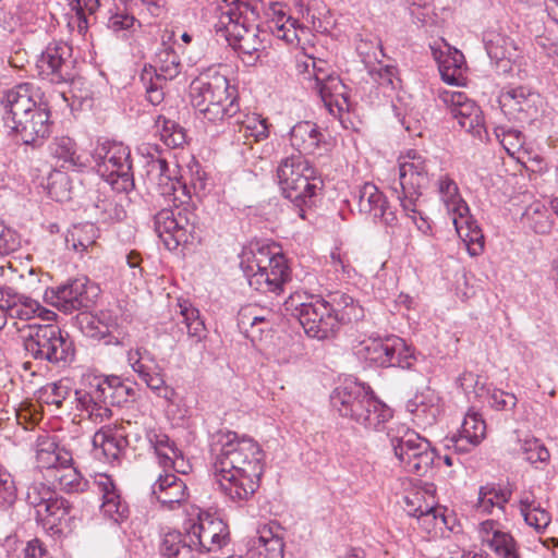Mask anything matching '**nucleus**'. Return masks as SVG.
<instances>
[{"mask_svg": "<svg viewBox=\"0 0 558 558\" xmlns=\"http://www.w3.org/2000/svg\"><path fill=\"white\" fill-rule=\"evenodd\" d=\"M330 402L341 416L366 429H386L395 457L407 472L424 476L434 465L437 453L426 438L402 423L391 422L386 426L392 418V410L369 387L348 380L332 391Z\"/></svg>", "mask_w": 558, "mask_h": 558, "instance_id": "f257e3e1", "label": "nucleus"}, {"mask_svg": "<svg viewBox=\"0 0 558 558\" xmlns=\"http://www.w3.org/2000/svg\"><path fill=\"white\" fill-rule=\"evenodd\" d=\"M213 470L221 492L235 504L247 501L259 487L264 452L252 438L219 430L210 444Z\"/></svg>", "mask_w": 558, "mask_h": 558, "instance_id": "f03ea898", "label": "nucleus"}, {"mask_svg": "<svg viewBox=\"0 0 558 558\" xmlns=\"http://www.w3.org/2000/svg\"><path fill=\"white\" fill-rule=\"evenodd\" d=\"M302 325L305 333L318 340L335 337L341 325L359 322L364 317V308L349 294L335 291L327 299L301 294L289 296L284 303Z\"/></svg>", "mask_w": 558, "mask_h": 558, "instance_id": "7ed1b4c3", "label": "nucleus"}, {"mask_svg": "<svg viewBox=\"0 0 558 558\" xmlns=\"http://www.w3.org/2000/svg\"><path fill=\"white\" fill-rule=\"evenodd\" d=\"M191 99L198 113L214 123L233 119L240 110L235 88L218 72L206 73L194 80L191 84Z\"/></svg>", "mask_w": 558, "mask_h": 558, "instance_id": "20e7f679", "label": "nucleus"}, {"mask_svg": "<svg viewBox=\"0 0 558 558\" xmlns=\"http://www.w3.org/2000/svg\"><path fill=\"white\" fill-rule=\"evenodd\" d=\"M258 13L250 3L236 0L221 11L219 24L225 28L229 45L242 54V60L254 65L264 49L259 31L254 23Z\"/></svg>", "mask_w": 558, "mask_h": 558, "instance_id": "39448f33", "label": "nucleus"}, {"mask_svg": "<svg viewBox=\"0 0 558 558\" xmlns=\"http://www.w3.org/2000/svg\"><path fill=\"white\" fill-rule=\"evenodd\" d=\"M278 183L282 195L298 209L300 218L305 219V207L313 204V197L323 187L315 168L301 155H291L277 168Z\"/></svg>", "mask_w": 558, "mask_h": 558, "instance_id": "423d86ee", "label": "nucleus"}, {"mask_svg": "<svg viewBox=\"0 0 558 558\" xmlns=\"http://www.w3.org/2000/svg\"><path fill=\"white\" fill-rule=\"evenodd\" d=\"M26 355L56 366H66L74 360L75 347L68 332L58 325H28L21 328Z\"/></svg>", "mask_w": 558, "mask_h": 558, "instance_id": "0eeeda50", "label": "nucleus"}, {"mask_svg": "<svg viewBox=\"0 0 558 558\" xmlns=\"http://www.w3.org/2000/svg\"><path fill=\"white\" fill-rule=\"evenodd\" d=\"M241 268L248 284L262 293L280 294L290 280V268L280 253H274L267 246H258L244 254Z\"/></svg>", "mask_w": 558, "mask_h": 558, "instance_id": "6e6552de", "label": "nucleus"}, {"mask_svg": "<svg viewBox=\"0 0 558 558\" xmlns=\"http://www.w3.org/2000/svg\"><path fill=\"white\" fill-rule=\"evenodd\" d=\"M97 173L105 183L118 193H129L134 186L131 150L123 143L105 141L92 155Z\"/></svg>", "mask_w": 558, "mask_h": 558, "instance_id": "1a4fd4ad", "label": "nucleus"}, {"mask_svg": "<svg viewBox=\"0 0 558 558\" xmlns=\"http://www.w3.org/2000/svg\"><path fill=\"white\" fill-rule=\"evenodd\" d=\"M157 235L169 251L199 241L197 215L190 208L161 209L154 217Z\"/></svg>", "mask_w": 558, "mask_h": 558, "instance_id": "9d476101", "label": "nucleus"}, {"mask_svg": "<svg viewBox=\"0 0 558 558\" xmlns=\"http://www.w3.org/2000/svg\"><path fill=\"white\" fill-rule=\"evenodd\" d=\"M359 354L383 367L393 366L403 369H415L417 363L411 348L397 336L369 338L361 342Z\"/></svg>", "mask_w": 558, "mask_h": 558, "instance_id": "9b49d317", "label": "nucleus"}, {"mask_svg": "<svg viewBox=\"0 0 558 558\" xmlns=\"http://www.w3.org/2000/svg\"><path fill=\"white\" fill-rule=\"evenodd\" d=\"M409 159L399 163V186L392 187L405 215L417 211L422 190L428 183L426 159L416 153L409 154Z\"/></svg>", "mask_w": 558, "mask_h": 558, "instance_id": "f8f14e48", "label": "nucleus"}, {"mask_svg": "<svg viewBox=\"0 0 558 558\" xmlns=\"http://www.w3.org/2000/svg\"><path fill=\"white\" fill-rule=\"evenodd\" d=\"M96 287L87 277H77L47 290L46 300L65 314L75 311H87L94 304Z\"/></svg>", "mask_w": 558, "mask_h": 558, "instance_id": "ddd939ff", "label": "nucleus"}, {"mask_svg": "<svg viewBox=\"0 0 558 558\" xmlns=\"http://www.w3.org/2000/svg\"><path fill=\"white\" fill-rule=\"evenodd\" d=\"M38 74L52 84L70 83L75 77L72 47L64 41H51L39 56Z\"/></svg>", "mask_w": 558, "mask_h": 558, "instance_id": "4468645a", "label": "nucleus"}, {"mask_svg": "<svg viewBox=\"0 0 558 558\" xmlns=\"http://www.w3.org/2000/svg\"><path fill=\"white\" fill-rule=\"evenodd\" d=\"M8 129L15 133L20 141L32 147H40L51 133L50 108L47 101L38 102V107L14 120Z\"/></svg>", "mask_w": 558, "mask_h": 558, "instance_id": "2eb2a0df", "label": "nucleus"}, {"mask_svg": "<svg viewBox=\"0 0 558 558\" xmlns=\"http://www.w3.org/2000/svg\"><path fill=\"white\" fill-rule=\"evenodd\" d=\"M440 99L448 106L450 113L460 126L473 136L482 138L486 133L484 117L481 108L466 94L454 90H444Z\"/></svg>", "mask_w": 558, "mask_h": 558, "instance_id": "dca6fc26", "label": "nucleus"}, {"mask_svg": "<svg viewBox=\"0 0 558 558\" xmlns=\"http://www.w3.org/2000/svg\"><path fill=\"white\" fill-rule=\"evenodd\" d=\"M45 101L39 89L31 83H22L5 90L1 96L3 109V123L8 128L14 120H19L26 113L38 107V102Z\"/></svg>", "mask_w": 558, "mask_h": 558, "instance_id": "f3484780", "label": "nucleus"}, {"mask_svg": "<svg viewBox=\"0 0 558 558\" xmlns=\"http://www.w3.org/2000/svg\"><path fill=\"white\" fill-rule=\"evenodd\" d=\"M189 530L198 547V555L220 549L229 537L228 526L223 521L208 513H201L197 520L190 524Z\"/></svg>", "mask_w": 558, "mask_h": 558, "instance_id": "a211bd4d", "label": "nucleus"}, {"mask_svg": "<svg viewBox=\"0 0 558 558\" xmlns=\"http://www.w3.org/2000/svg\"><path fill=\"white\" fill-rule=\"evenodd\" d=\"M357 207L361 214L369 215L374 220L379 219L387 228H396L399 219L387 197L373 183H365L359 190Z\"/></svg>", "mask_w": 558, "mask_h": 558, "instance_id": "6ab92c4d", "label": "nucleus"}, {"mask_svg": "<svg viewBox=\"0 0 558 558\" xmlns=\"http://www.w3.org/2000/svg\"><path fill=\"white\" fill-rule=\"evenodd\" d=\"M49 151L56 168L81 172L89 166L88 157L78 150L75 141L69 136H57L49 144Z\"/></svg>", "mask_w": 558, "mask_h": 558, "instance_id": "aec40b11", "label": "nucleus"}, {"mask_svg": "<svg viewBox=\"0 0 558 558\" xmlns=\"http://www.w3.org/2000/svg\"><path fill=\"white\" fill-rule=\"evenodd\" d=\"M95 485L99 494H101L102 504L100 506L101 513L114 523H120L129 517V507L121 499L117 486L107 474H99L95 480Z\"/></svg>", "mask_w": 558, "mask_h": 558, "instance_id": "412c9836", "label": "nucleus"}, {"mask_svg": "<svg viewBox=\"0 0 558 558\" xmlns=\"http://www.w3.org/2000/svg\"><path fill=\"white\" fill-rule=\"evenodd\" d=\"M185 483L173 473L160 474L151 485V497L166 509L172 510L186 499Z\"/></svg>", "mask_w": 558, "mask_h": 558, "instance_id": "4be33fe9", "label": "nucleus"}, {"mask_svg": "<svg viewBox=\"0 0 558 558\" xmlns=\"http://www.w3.org/2000/svg\"><path fill=\"white\" fill-rule=\"evenodd\" d=\"M72 518H74L72 505L57 493L41 509H38L36 514L37 521L53 532H62L63 529L69 527Z\"/></svg>", "mask_w": 558, "mask_h": 558, "instance_id": "5701e85b", "label": "nucleus"}, {"mask_svg": "<svg viewBox=\"0 0 558 558\" xmlns=\"http://www.w3.org/2000/svg\"><path fill=\"white\" fill-rule=\"evenodd\" d=\"M0 311L12 318L28 320L41 311L40 304L10 287L0 288Z\"/></svg>", "mask_w": 558, "mask_h": 558, "instance_id": "b1692460", "label": "nucleus"}, {"mask_svg": "<svg viewBox=\"0 0 558 558\" xmlns=\"http://www.w3.org/2000/svg\"><path fill=\"white\" fill-rule=\"evenodd\" d=\"M159 550L165 558H196L198 547H196L189 527L184 532L169 531L161 539Z\"/></svg>", "mask_w": 558, "mask_h": 558, "instance_id": "393cba45", "label": "nucleus"}, {"mask_svg": "<svg viewBox=\"0 0 558 558\" xmlns=\"http://www.w3.org/2000/svg\"><path fill=\"white\" fill-rule=\"evenodd\" d=\"M323 137L317 125L311 121L298 122L290 131L291 145L301 156L315 154Z\"/></svg>", "mask_w": 558, "mask_h": 558, "instance_id": "a878e982", "label": "nucleus"}, {"mask_svg": "<svg viewBox=\"0 0 558 558\" xmlns=\"http://www.w3.org/2000/svg\"><path fill=\"white\" fill-rule=\"evenodd\" d=\"M452 222L457 233L464 242L471 256H478L484 251V234L478 222L469 214L453 216Z\"/></svg>", "mask_w": 558, "mask_h": 558, "instance_id": "bb28decb", "label": "nucleus"}, {"mask_svg": "<svg viewBox=\"0 0 558 558\" xmlns=\"http://www.w3.org/2000/svg\"><path fill=\"white\" fill-rule=\"evenodd\" d=\"M484 45L490 60L497 64L502 63L505 71L508 64L510 65V62L518 57L513 40L504 34L497 32L485 33Z\"/></svg>", "mask_w": 558, "mask_h": 558, "instance_id": "cd10ccee", "label": "nucleus"}, {"mask_svg": "<svg viewBox=\"0 0 558 558\" xmlns=\"http://www.w3.org/2000/svg\"><path fill=\"white\" fill-rule=\"evenodd\" d=\"M313 88L319 95L324 104L329 108L331 113H333V104L339 113L342 111H349L350 105L344 93L345 85L336 72H332L328 78L324 80L322 84H317Z\"/></svg>", "mask_w": 558, "mask_h": 558, "instance_id": "c85d7f7f", "label": "nucleus"}, {"mask_svg": "<svg viewBox=\"0 0 558 558\" xmlns=\"http://www.w3.org/2000/svg\"><path fill=\"white\" fill-rule=\"evenodd\" d=\"M257 306L247 305L242 307L238 315V324L241 328H245L247 337L253 340L260 338L264 332H269L275 326V314L271 311H266L264 316L256 314Z\"/></svg>", "mask_w": 558, "mask_h": 558, "instance_id": "c756f323", "label": "nucleus"}, {"mask_svg": "<svg viewBox=\"0 0 558 558\" xmlns=\"http://www.w3.org/2000/svg\"><path fill=\"white\" fill-rule=\"evenodd\" d=\"M147 438L159 458L160 465L165 470L172 469L178 473L185 474L184 469H180L175 465L178 463V458L182 457V451L168 435L163 433L149 432L147 434Z\"/></svg>", "mask_w": 558, "mask_h": 558, "instance_id": "7c9ffc66", "label": "nucleus"}, {"mask_svg": "<svg viewBox=\"0 0 558 558\" xmlns=\"http://www.w3.org/2000/svg\"><path fill=\"white\" fill-rule=\"evenodd\" d=\"M154 63V65H150V69L154 70L157 81L173 80L181 73L182 64L180 57L166 40H162L160 48L156 52Z\"/></svg>", "mask_w": 558, "mask_h": 558, "instance_id": "2f4dec72", "label": "nucleus"}, {"mask_svg": "<svg viewBox=\"0 0 558 558\" xmlns=\"http://www.w3.org/2000/svg\"><path fill=\"white\" fill-rule=\"evenodd\" d=\"M259 536L248 551V558H283L284 543L282 537L264 525L258 530Z\"/></svg>", "mask_w": 558, "mask_h": 558, "instance_id": "473e14b6", "label": "nucleus"}, {"mask_svg": "<svg viewBox=\"0 0 558 558\" xmlns=\"http://www.w3.org/2000/svg\"><path fill=\"white\" fill-rule=\"evenodd\" d=\"M97 387L102 400L109 401L111 405L120 407L135 397L134 388L123 383L118 376L98 378Z\"/></svg>", "mask_w": 558, "mask_h": 558, "instance_id": "72a5a7b5", "label": "nucleus"}, {"mask_svg": "<svg viewBox=\"0 0 558 558\" xmlns=\"http://www.w3.org/2000/svg\"><path fill=\"white\" fill-rule=\"evenodd\" d=\"M520 512L524 521L537 532L544 531L550 523L549 512L535 500L532 492H523L520 497Z\"/></svg>", "mask_w": 558, "mask_h": 558, "instance_id": "f704fd0d", "label": "nucleus"}, {"mask_svg": "<svg viewBox=\"0 0 558 558\" xmlns=\"http://www.w3.org/2000/svg\"><path fill=\"white\" fill-rule=\"evenodd\" d=\"M551 209L541 202L530 204L522 214V222L535 233L547 234L553 228Z\"/></svg>", "mask_w": 558, "mask_h": 558, "instance_id": "c9c22d12", "label": "nucleus"}, {"mask_svg": "<svg viewBox=\"0 0 558 558\" xmlns=\"http://www.w3.org/2000/svg\"><path fill=\"white\" fill-rule=\"evenodd\" d=\"M438 191L449 213L453 216L469 214L470 208L460 196L457 183L448 175L439 179Z\"/></svg>", "mask_w": 558, "mask_h": 558, "instance_id": "e433bc0d", "label": "nucleus"}, {"mask_svg": "<svg viewBox=\"0 0 558 558\" xmlns=\"http://www.w3.org/2000/svg\"><path fill=\"white\" fill-rule=\"evenodd\" d=\"M234 124L239 125L238 140L243 138L244 144H251L250 138H253V142H259L269 135L266 120L256 114L246 116L244 120L236 118Z\"/></svg>", "mask_w": 558, "mask_h": 558, "instance_id": "4c0bfd02", "label": "nucleus"}, {"mask_svg": "<svg viewBox=\"0 0 558 558\" xmlns=\"http://www.w3.org/2000/svg\"><path fill=\"white\" fill-rule=\"evenodd\" d=\"M93 445L100 448L101 453L108 461L119 459V456L126 445V439L116 435L112 430L100 429L93 437Z\"/></svg>", "mask_w": 558, "mask_h": 558, "instance_id": "58836bf2", "label": "nucleus"}, {"mask_svg": "<svg viewBox=\"0 0 558 558\" xmlns=\"http://www.w3.org/2000/svg\"><path fill=\"white\" fill-rule=\"evenodd\" d=\"M181 320L179 323L184 326L190 339L195 343L201 342L206 337V329L204 322L199 317V311L193 307L190 303H180Z\"/></svg>", "mask_w": 558, "mask_h": 558, "instance_id": "ea45409f", "label": "nucleus"}, {"mask_svg": "<svg viewBox=\"0 0 558 558\" xmlns=\"http://www.w3.org/2000/svg\"><path fill=\"white\" fill-rule=\"evenodd\" d=\"M511 492L498 489L494 485H485L480 488L477 509L485 513H492L495 507L504 511L505 505L510 500Z\"/></svg>", "mask_w": 558, "mask_h": 558, "instance_id": "a19ab883", "label": "nucleus"}, {"mask_svg": "<svg viewBox=\"0 0 558 558\" xmlns=\"http://www.w3.org/2000/svg\"><path fill=\"white\" fill-rule=\"evenodd\" d=\"M46 189L56 202L63 203L72 198V183L65 170H52L47 178Z\"/></svg>", "mask_w": 558, "mask_h": 558, "instance_id": "79ce46f5", "label": "nucleus"}, {"mask_svg": "<svg viewBox=\"0 0 558 558\" xmlns=\"http://www.w3.org/2000/svg\"><path fill=\"white\" fill-rule=\"evenodd\" d=\"M155 126L160 133L161 141L172 148L181 147L186 142L184 129L175 121L158 116Z\"/></svg>", "mask_w": 558, "mask_h": 558, "instance_id": "37998d69", "label": "nucleus"}, {"mask_svg": "<svg viewBox=\"0 0 558 558\" xmlns=\"http://www.w3.org/2000/svg\"><path fill=\"white\" fill-rule=\"evenodd\" d=\"M95 208L99 210L100 219L106 223L120 222L126 217L124 207L100 191L95 201Z\"/></svg>", "mask_w": 558, "mask_h": 558, "instance_id": "c03bdc74", "label": "nucleus"}, {"mask_svg": "<svg viewBox=\"0 0 558 558\" xmlns=\"http://www.w3.org/2000/svg\"><path fill=\"white\" fill-rule=\"evenodd\" d=\"M464 64V57L458 50L439 60L438 68L442 81L450 85H458L461 77V70Z\"/></svg>", "mask_w": 558, "mask_h": 558, "instance_id": "a18cd8bd", "label": "nucleus"}, {"mask_svg": "<svg viewBox=\"0 0 558 558\" xmlns=\"http://www.w3.org/2000/svg\"><path fill=\"white\" fill-rule=\"evenodd\" d=\"M489 547L500 558H520L517 551V543L508 532L494 531L492 538H485Z\"/></svg>", "mask_w": 558, "mask_h": 558, "instance_id": "49530a36", "label": "nucleus"}, {"mask_svg": "<svg viewBox=\"0 0 558 558\" xmlns=\"http://www.w3.org/2000/svg\"><path fill=\"white\" fill-rule=\"evenodd\" d=\"M135 22L136 19L130 11L129 4L123 5L122 8H120L119 4H116L114 9L109 10L107 27L113 33H119L121 31H129L134 26Z\"/></svg>", "mask_w": 558, "mask_h": 558, "instance_id": "de8ad7c7", "label": "nucleus"}, {"mask_svg": "<svg viewBox=\"0 0 558 558\" xmlns=\"http://www.w3.org/2000/svg\"><path fill=\"white\" fill-rule=\"evenodd\" d=\"M168 163L165 159H157L150 162L149 172H156L158 174V185L161 186V194H172L177 191V185H180L182 189H186V185H181L178 180L171 179L168 174Z\"/></svg>", "mask_w": 558, "mask_h": 558, "instance_id": "09e8293b", "label": "nucleus"}, {"mask_svg": "<svg viewBox=\"0 0 558 558\" xmlns=\"http://www.w3.org/2000/svg\"><path fill=\"white\" fill-rule=\"evenodd\" d=\"M465 437L473 439V445H478L485 437L486 424L477 413H468L461 426V432Z\"/></svg>", "mask_w": 558, "mask_h": 558, "instance_id": "8fccbe9b", "label": "nucleus"}, {"mask_svg": "<svg viewBox=\"0 0 558 558\" xmlns=\"http://www.w3.org/2000/svg\"><path fill=\"white\" fill-rule=\"evenodd\" d=\"M54 490L44 483H34L28 486L26 493V501L34 507L36 512L45 506L50 498L53 497Z\"/></svg>", "mask_w": 558, "mask_h": 558, "instance_id": "3c124183", "label": "nucleus"}, {"mask_svg": "<svg viewBox=\"0 0 558 558\" xmlns=\"http://www.w3.org/2000/svg\"><path fill=\"white\" fill-rule=\"evenodd\" d=\"M97 228L94 223H86L80 228H75L72 232L73 247L75 251H85L95 243L97 238Z\"/></svg>", "mask_w": 558, "mask_h": 558, "instance_id": "603ef678", "label": "nucleus"}, {"mask_svg": "<svg viewBox=\"0 0 558 558\" xmlns=\"http://www.w3.org/2000/svg\"><path fill=\"white\" fill-rule=\"evenodd\" d=\"M16 499V487L11 474L0 469V509H7Z\"/></svg>", "mask_w": 558, "mask_h": 558, "instance_id": "864d4df0", "label": "nucleus"}, {"mask_svg": "<svg viewBox=\"0 0 558 558\" xmlns=\"http://www.w3.org/2000/svg\"><path fill=\"white\" fill-rule=\"evenodd\" d=\"M57 444L53 440L47 439L38 442L36 450L37 466L40 469H56L54 452Z\"/></svg>", "mask_w": 558, "mask_h": 558, "instance_id": "5fc2aeb1", "label": "nucleus"}, {"mask_svg": "<svg viewBox=\"0 0 558 558\" xmlns=\"http://www.w3.org/2000/svg\"><path fill=\"white\" fill-rule=\"evenodd\" d=\"M97 379H94V383L90 384L93 390L84 391V390H75V401L77 403L76 408L86 413L93 412V408L97 405L98 401H104L102 397H100V391H98Z\"/></svg>", "mask_w": 558, "mask_h": 558, "instance_id": "6e6d98bb", "label": "nucleus"}, {"mask_svg": "<svg viewBox=\"0 0 558 558\" xmlns=\"http://www.w3.org/2000/svg\"><path fill=\"white\" fill-rule=\"evenodd\" d=\"M524 459L530 463L546 462L549 460V451L538 439L525 440L522 445Z\"/></svg>", "mask_w": 558, "mask_h": 558, "instance_id": "4d7b16f0", "label": "nucleus"}, {"mask_svg": "<svg viewBox=\"0 0 558 558\" xmlns=\"http://www.w3.org/2000/svg\"><path fill=\"white\" fill-rule=\"evenodd\" d=\"M496 135L497 137L502 136L500 143L509 155H514L524 145V135L519 130L500 128Z\"/></svg>", "mask_w": 558, "mask_h": 558, "instance_id": "13d9d810", "label": "nucleus"}, {"mask_svg": "<svg viewBox=\"0 0 558 558\" xmlns=\"http://www.w3.org/2000/svg\"><path fill=\"white\" fill-rule=\"evenodd\" d=\"M143 381L150 388L158 397L163 398L168 402H173L175 391L173 388L166 385L165 379L158 373L150 372Z\"/></svg>", "mask_w": 558, "mask_h": 558, "instance_id": "bf43d9fd", "label": "nucleus"}, {"mask_svg": "<svg viewBox=\"0 0 558 558\" xmlns=\"http://www.w3.org/2000/svg\"><path fill=\"white\" fill-rule=\"evenodd\" d=\"M397 68L393 65L378 64L371 71V75L381 86L390 87L391 89L397 88L400 80L397 76Z\"/></svg>", "mask_w": 558, "mask_h": 558, "instance_id": "052dcab7", "label": "nucleus"}, {"mask_svg": "<svg viewBox=\"0 0 558 558\" xmlns=\"http://www.w3.org/2000/svg\"><path fill=\"white\" fill-rule=\"evenodd\" d=\"M407 512L409 515L417 518L421 525L426 530L434 527L439 517L437 509L428 505H418V508H408Z\"/></svg>", "mask_w": 558, "mask_h": 558, "instance_id": "680f3d73", "label": "nucleus"}, {"mask_svg": "<svg viewBox=\"0 0 558 558\" xmlns=\"http://www.w3.org/2000/svg\"><path fill=\"white\" fill-rule=\"evenodd\" d=\"M518 399L513 393L494 389L489 392V404L497 411L513 410L517 405Z\"/></svg>", "mask_w": 558, "mask_h": 558, "instance_id": "e2e57ef3", "label": "nucleus"}, {"mask_svg": "<svg viewBox=\"0 0 558 558\" xmlns=\"http://www.w3.org/2000/svg\"><path fill=\"white\" fill-rule=\"evenodd\" d=\"M532 94H526L525 88H512L502 95V104L505 107H510L513 110L525 111L524 104L529 102Z\"/></svg>", "mask_w": 558, "mask_h": 558, "instance_id": "0e129e2a", "label": "nucleus"}, {"mask_svg": "<svg viewBox=\"0 0 558 558\" xmlns=\"http://www.w3.org/2000/svg\"><path fill=\"white\" fill-rule=\"evenodd\" d=\"M100 1L101 0H84V8H83L80 4V0H75L76 5L73 7V9L76 12L80 31L87 29V27H88L87 17L85 15V10H87L89 14L95 13L100 7Z\"/></svg>", "mask_w": 558, "mask_h": 558, "instance_id": "69168bd1", "label": "nucleus"}, {"mask_svg": "<svg viewBox=\"0 0 558 558\" xmlns=\"http://www.w3.org/2000/svg\"><path fill=\"white\" fill-rule=\"evenodd\" d=\"M16 248L14 233L0 222V256L8 255Z\"/></svg>", "mask_w": 558, "mask_h": 558, "instance_id": "338daca9", "label": "nucleus"}, {"mask_svg": "<svg viewBox=\"0 0 558 558\" xmlns=\"http://www.w3.org/2000/svg\"><path fill=\"white\" fill-rule=\"evenodd\" d=\"M70 390L69 387L63 385L62 383H53L50 386V392H46L47 403L56 404L57 407H61L63 401L66 399Z\"/></svg>", "mask_w": 558, "mask_h": 558, "instance_id": "774afa93", "label": "nucleus"}]
</instances>
